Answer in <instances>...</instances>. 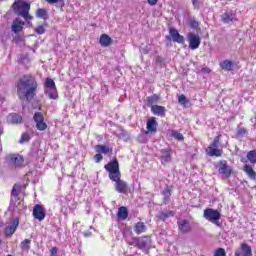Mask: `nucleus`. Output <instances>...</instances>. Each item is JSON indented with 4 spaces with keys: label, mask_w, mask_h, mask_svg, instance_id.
<instances>
[{
    "label": "nucleus",
    "mask_w": 256,
    "mask_h": 256,
    "mask_svg": "<svg viewBox=\"0 0 256 256\" xmlns=\"http://www.w3.org/2000/svg\"><path fill=\"white\" fill-rule=\"evenodd\" d=\"M17 227H19V218H14L11 220L10 225L6 226L4 229V234L6 237H11L17 231Z\"/></svg>",
    "instance_id": "13"
},
{
    "label": "nucleus",
    "mask_w": 256,
    "mask_h": 256,
    "mask_svg": "<svg viewBox=\"0 0 256 256\" xmlns=\"http://www.w3.org/2000/svg\"><path fill=\"white\" fill-rule=\"evenodd\" d=\"M235 17H237V14H235V12L233 11L225 12L222 15V21L223 23H233V21H237Z\"/></svg>",
    "instance_id": "24"
},
{
    "label": "nucleus",
    "mask_w": 256,
    "mask_h": 256,
    "mask_svg": "<svg viewBox=\"0 0 256 256\" xmlns=\"http://www.w3.org/2000/svg\"><path fill=\"white\" fill-rule=\"evenodd\" d=\"M214 256H227V252L225 251V248H218L215 250Z\"/></svg>",
    "instance_id": "41"
},
{
    "label": "nucleus",
    "mask_w": 256,
    "mask_h": 256,
    "mask_svg": "<svg viewBox=\"0 0 256 256\" xmlns=\"http://www.w3.org/2000/svg\"><path fill=\"white\" fill-rule=\"evenodd\" d=\"M6 159L13 167L18 169L25 167V158L21 154H9Z\"/></svg>",
    "instance_id": "8"
},
{
    "label": "nucleus",
    "mask_w": 256,
    "mask_h": 256,
    "mask_svg": "<svg viewBox=\"0 0 256 256\" xmlns=\"http://www.w3.org/2000/svg\"><path fill=\"white\" fill-rule=\"evenodd\" d=\"M19 193H21V185L19 184H14L12 191H11V196L12 197H19Z\"/></svg>",
    "instance_id": "37"
},
{
    "label": "nucleus",
    "mask_w": 256,
    "mask_h": 256,
    "mask_svg": "<svg viewBox=\"0 0 256 256\" xmlns=\"http://www.w3.org/2000/svg\"><path fill=\"white\" fill-rule=\"evenodd\" d=\"M203 217L207 221H210V223L217 225V227H221V224L219 223V219H221V212H219V210H215L213 208H206L204 210Z\"/></svg>",
    "instance_id": "6"
},
{
    "label": "nucleus",
    "mask_w": 256,
    "mask_h": 256,
    "mask_svg": "<svg viewBox=\"0 0 256 256\" xmlns=\"http://www.w3.org/2000/svg\"><path fill=\"white\" fill-rule=\"evenodd\" d=\"M178 229L183 234L191 233L192 228L191 224L189 223V220L178 221Z\"/></svg>",
    "instance_id": "21"
},
{
    "label": "nucleus",
    "mask_w": 256,
    "mask_h": 256,
    "mask_svg": "<svg viewBox=\"0 0 256 256\" xmlns=\"http://www.w3.org/2000/svg\"><path fill=\"white\" fill-rule=\"evenodd\" d=\"M46 3H48L49 5H55L56 3H61V7H65V2H63V0H45Z\"/></svg>",
    "instance_id": "42"
},
{
    "label": "nucleus",
    "mask_w": 256,
    "mask_h": 256,
    "mask_svg": "<svg viewBox=\"0 0 256 256\" xmlns=\"http://www.w3.org/2000/svg\"><path fill=\"white\" fill-rule=\"evenodd\" d=\"M151 113H153V115H157V117H165L167 113V108L161 105H152Z\"/></svg>",
    "instance_id": "20"
},
{
    "label": "nucleus",
    "mask_w": 256,
    "mask_h": 256,
    "mask_svg": "<svg viewBox=\"0 0 256 256\" xmlns=\"http://www.w3.org/2000/svg\"><path fill=\"white\" fill-rule=\"evenodd\" d=\"M104 169L107 171L110 181L115 183V191L122 195H127V193H129V184L121 179L119 160H117V158H113L110 162L104 165Z\"/></svg>",
    "instance_id": "2"
},
{
    "label": "nucleus",
    "mask_w": 256,
    "mask_h": 256,
    "mask_svg": "<svg viewBox=\"0 0 256 256\" xmlns=\"http://www.w3.org/2000/svg\"><path fill=\"white\" fill-rule=\"evenodd\" d=\"M247 159L251 165H256V150H250L247 153Z\"/></svg>",
    "instance_id": "34"
},
{
    "label": "nucleus",
    "mask_w": 256,
    "mask_h": 256,
    "mask_svg": "<svg viewBox=\"0 0 256 256\" xmlns=\"http://www.w3.org/2000/svg\"><path fill=\"white\" fill-rule=\"evenodd\" d=\"M3 135V129L0 126V137Z\"/></svg>",
    "instance_id": "49"
},
{
    "label": "nucleus",
    "mask_w": 256,
    "mask_h": 256,
    "mask_svg": "<svg viewBox=\"0 0 256 256\" xmlns=\"http://www.w3.org/2000/svg\"><path fill=\"white\" fill-rule=\"evenodd\" d=\"M248 131L246 130L245 127H241L240 125L237 126V130H236V137H245V135H247Z\"/></svg>",
    "instance_id": "36"
},
{
    "label": "nucleus",
    "mask_w": 256,
    "mask_h": 256,
    "mask_svg": "<svg viewBox=\"0 0 256 256\" xmlns=\"http://www.w3.org/2000/svg\"><path fill=\"white\" fill-rule=\"evenodd\" d=\"M116 215L118 221H126V219L129 217V210L127 209V207L121 206L118 208Z\"/></svg>",
    "instance_id": "23"
},
{
    "label": "nucleus",
    "mask_w": 256,
    "mask_h": 256,
    "mask_svg": "<svg viewBox=\"0 0 256 256\" xmlns=\"http://www.w3.org/2000/svg\"><path fill=\"white\" fill-rule=\"evenodd\" d=\"M47 27H49V24L47 22H44L43 24L37 26L34 29V32L37 33V35H43L45 34Z\"/></svg>",
    "instance_id": "33"
},
{
    "label": "nucleus",
    "mask_w": 256,
    "mask_h": 256,
    "mask_svg": "<svg viewBox=\"0 0 256 256\" xmlns=\"http://www.w3.org/2000/svg\"><path fill=\"white\" fill-rule=\"evenodd\" d=\"M57 247H52L50 250V256H56L57 255Z\"/></svg>",
    "instance_id": "45"
},
{
    "label": "nucleus",
    "mask_w": 256,
    "mask_h": 256,
    "mask_svg": "<svg viewBox=\"0 0 256 256\" xmlns=\"http://www.w3.org/2000/svg\"><path fill=\"white\" fill-rule=\"evenodd\" d=\"M146 129L150 131V133H157V120L155 117H151L147 120Z\"/></svg>",
    "instance_id": "25"
},
{
    "label": "nucleus",
    "mask_w": 256,
    "mask_h": 256,
    "mask_svg": "<svg viewBox=\"0 0 256 256\" xmlns=\"http://www.w3.org/2000/svg\"><path fill=\"white\" fill-rule=\"evenodd\" d=\"M31 141V135L29 133H23L20 137L19 143L23 145V143H29Z\"/></svg>",
    "instance_id": "39"
},
{
    "label": "nucleus",
    "mask_w": 256,
    "mask_h": 256,
    "mask_svg": "<svg viewBox=\"0 0 256 256\" xmlns=\"http://www.w3.org/2000/svg\"><path fill=\"white\" fill-rule=\"evenodd\" d=\"M178 103L180 105H187V103H189V100L184 94H181L180 96H178Z\"/></svg>",
    "instance_id": "40"
},
{
    "label": "nucleus",
    "mask_w": 256,
    "mask_h": 256,
    "mask_svg": "<svg viewBox=\"0 0 256 256\" xmlns=\"http://www.w3.org/2000/svg\"><path fill=\"white\" fill-rule=\"evenodd\" d=\"M253 256V250L247 243L240 244V250L234 252V256Z\"/></svg>",
    "instance_id": "14"
},
{
    "label": "nucleus",
    "mask_w": 256,
    "mask_h": 256,
    "mask_svg": "<svg viewBox=\"0 0 256 256\" xmlns=\"http://www.w3.org/2000/svg\"><path fill=\"white\" fill-rule=\"evenodd\" d=\"M20 248L22 249V251H29V249H31V240H29V239H24V240L20 243Z\"/></svg>",
    "instance_id": "35"
},
{
    "label": "nucleus",
    "mask_w": 256,
    "mask_h": 256,
    "mask_svg": "<svg viewBox=\"0 0 256 256\" xmlns=\"http://www.w3.org/2000/svg\"><path fill=\"white\" fill-rule=\"evenodd\" d=\"M189 48L192 49V51H195V49H199V46L201 45V37L199 35L190 32L187 35Z\"/></svg>",
    "instance_id": "10"
},
{
    "label": "nucleus",
    "mask_w": 256,
    "mask_h": 256,
    "mask_svg": "<svg viewBox=\"0 0 256 256\" xmlns=\"http://www.w3.org/2000/svg\"><path fill=\"white\" fill-rule=\"evenodd\" d=\"M95 163H101L103 161V154L97 153L94 155Z\"/></svg>",
    "instance_id": "43"
},
{
    "label": "nucleus",
    "mask_w": 256,
    "mask_h": 256,
    "mask_svg": "<svg viewBox=\"0 0 256 256\" xmlns=\"http://www.w3.org/2000/svg\"><path fill=\"white\" fill-rule=\"evenodd\" d=\"M32 215L34 219H37L38 221H43L45 219V207H43L41 204H36L33 208Z\"/></svg>",
    "instance_id": "12"
},
{
    "label": "nucleus",
    "mask_w": 256,
    "mask_h": 256,
    "mask_svg": "<svg viewBox=\"0 0 256 256\" xmlns=\"http://www.w3.org/2000/svg\"><path fill=\"white\" fill-rule=\"evenodd\" d=\"M172 137H174L176 141H185V137L183 136V134L177 130L172 131Z\"/></svg>",
    "instance_id": "38"
},
{
    "label": "nucleus",
    "mask_w": 256,
    "mask_h": 256,
    "mask_svg": "<svg viewBox=\"0 0 256 256\" xmlns=\"http://www.w3.org/2000/svg\"><path fill=\"white\" fill-rule=\"evenodd\" d=\"M146 101L148 106L151 105V107H153V105L161 101V96H159V94H153L151 96H148L146 98Z\"/></svg>",
    "instance_id": "29"
},
{
    "label": "nucleus",
    "mask_w": 256,
    "mask_h": 256,
    "mask_svg": "<svg viewBox=\"0 0 256 256\" xmlns=\"http://www.w3.org/2000/svg\"><path fill=\"white\" fill-rule=\"evenodd\" d=\"M243 171L246 173V175L249 177V179H252V181H256V172L253 170V167L251 165H244Z\"/></svg>",
    "instance_id": "27"
},
{
    "label": "nucleus",
    "mask_w": 256,
    "mask_h": 256,
    "mask_svg": "<svg viewBox=\"0 0 256 256\" xmlns=\"http://www.w3.org/2000/svg\"><path fill=\"white\" fill-rule=\"evenodd\" d=\"M0 1H4V0H0Z\"/></svg>",
    "instance_id": "51"
},
{
    "label": "nucleus",
    "mask_w": 256,
    "mask_h": 256,
    "mask_svg": "<svg viewBox=\"0 0 256 256\" xmlns=\"http://www.w3.org/2000/svg\"><path fill=\"white\" fill-rule=\"evenodd\" d=\"M160 161L162 165H167V163H171L173 161V157L171 156V148H166L160 150Z\"/></svg>",
    "instance_id": "15"
},
{
    "label": "nucleus",
    "mask_w": 256,
    "mask_h": 256,
    "mask_svg": "<svg viewBox=\"0 0 256 256\" xmlns=\"http://www.w3.org/2000/svg\"><path fill=\"white\" fill-rule=\"evenodd\" d=\"M218 165V173H220V175H225L226 178L231 177V173H233V168H231V166H228L226 160H220L218 162Z\"/></svg>",
    "instance_id": "11"
},
{
    "label": "nucleus",
    "mask_w": 256,
    "mask_h": 256,
    "mask_svg": "<svg viewBox=\"0 0 256 256\" xmlns=\"http://www.w3.org/2000/svg\"><path fill=\"white\" fill-rule=\"evenodd\" d=\"M127 244L133 247H137L140 249V251H143L145 255H149L151 251V245H153V240L151 239V236L144 235L140 237H133L132 241L127 242Z\"/></svg>",
    "instance_id": "4"
},
{
    "label": "nucleus",
    "mask_w": 256,
    "mask_h": 256,
    "mask_svg": "<svg viewBox=\"0 0 256 256\" xmlns=\"http://www.w3.org/2000/svg\"><path fill=\"white\" fill-rule=\"evenodd\" d=\"M156 61H157L158 63H161V62L163 61V59L161 58V56H158V57L156 58Z\"/></svg>",
    "instance_id": "48"
},
{
    "label": "nucleus",
    "mask_w": 256,
    "mask_h": 256,
    "mask_svg": "<svg viewBox=\"0 0 256 256\" xmlns=\"http://www.w3.org/2000/svg\"><path fill=\"white\" fill-rule=\"evenodd\" d=\"M148 4L151 5L152 7L157 5V3L159 2V0H147Z\"/></svg>",
    "instance_id": "46"
},
{
    "label": "nucleus",
    "mask_w": 256,
    "mask_h": 256,
    "mask_svg": "<svg viewBox=\"0 0 256 256\" xmlns=\"http://www.w3.org/2000/svg\"><path fill=\"white\" fill-rule=\"evenodd\" d=\"M36 17L38 19H43V21H47L49 19V12L45 8H38L36 10Z\"/></svg>",
    "instance_id": "28"
},
{
    "label": "nucleus",
    "mask_w": 256,
    "mask_h": 256,
    "mask_svg": "<svg viewBox=\"0 0 256 256\" xmlns=\"http://www.w3.org/2000/svg\"><path fill=\"white\" fill-rule=\"evenodd\" d=\"M23 27H25V22L21 20V18H15L12 22V32L13 33H21L23 31Z\"/></svg>",
    "instance_id": "18"
},
{
    "label": "nucleus",
    "mask_w": 256,
    "mask_h": 256,
    "mask_svg": "<svg viewBox=\"0 0 256 256\" xmlns=\"http://www.w3.org/2000/svg\"><path fill=\"white\" fill-rule=\"evenodd\" d=\"M45 93L48 95L49 99H57L59 94L57 93V86L55 85V81L51 78H46L44 83Z\"/></svg>",
    "instance_id": "7"
},
{
    "label": "nucleus",
    "mask_w": 256,
    "mask_h": 256,
    "mask_svg": "<svg viewBox=\"0 0 256 256\" xmlns=\"http://www.w3.org/2000/svg\"><path fill=\"white\" fill-rule=\"evenodd\" d=\"M147 231V226L143 222H137L134 226V233L136 235H141V233H145Z\"/></svg>",
    "instance_id": "30"
},
{
    "label": "nucleus",
    "mask_w": 256,
    "mask_h": 256,
    "mask_svg": "<svg viewBox=\"0 0 256 256\" xmlns=\"http://www.w3.org/2000/svg\"><path fill=\"white\" fill-rule=\"evenodd\" d=\"M33 120L36 123V129L38 131H46L47 123L45 122V116L41 112H35L33 116Z\"/></svg>",
    "instance_id": "9"
},
{
    "label": "nucleus",
    "mask_w": 256,
    "mask_h": 256,
    "mask_svg": "<svg viewBox=\"0 0 256 256\" xmlns=\"http://www.w3.org/2000/svg\"><path fill=\"white\" fill-rule=\"evenodd\" d=\"M192 4H193V7L194 9H196V11H199V0H192Z\"/></svg>",
    "instance_id": "44"
},
{
    "label": "nucleus",
    "mask_w": 256,
    "mask_h": 256,
    "mask_svg": "<svg viewBox=\"0 0 256 256\" xmlns=\"http://www.w3.org/2000/svg\"><path fill=\"white\" fill-rule=\"evenodd\" d=\"M11 9L15 15L18 17H23L27 23H31V21H33V16L29 14L31 11V4L27 3L26 1L16 0L12 4Z\"/></svg>",
    "instance_id": "3"
},
{
    "label": "nucleus",
    "mask_w": 256,
    "mask_h": 256,
    "mask_svg": "<svg viewBox=\"0 0 256 256\" xmlns=\"http://www.w3.org/2000/svg\"><path fill=\"white\" fill-rule=\"evenodd\" d=\"M234 63L230 60H224L221 64L220 67L223 71H233Z\"/></svg>",
    "instance_id": "31"
},
{
    "label": "nucleus",
    "mask_w": 256,
    "mask_h": 256,
    "mask_svg": "<svg viewBox=\"0 0 256 256\" xmlns=\"http://www.w3.org/2000/svg\"><path fill=\"white\" fill-rule=\"evenodd\" d=\"M169 217H175V211L170 210L168 212H161L160 215L158 216V219L160 221H167Z\"/></svg>",
    "instance_id": "32"
},
{
    "label": "nucleus",
    "mask_w": 256,
    "mask_h": 256,
    "mask_svg": "<svg viewBox=\"0 0 256 256\" xmlns=\"http://www.w3.org/2000/svg\"><path fill=\"white\" fill-rule=\"evenodd\" d=\"M96 153H100L101 155H113V148L107 146V145H101L98 144L95 146Z\"/></svg>",
    "instance_id": "19"
},
{
    "label": "nucleus",
    "mask_w": 256,
    "mask_h": 256,
    "mask_svg": "<svg viewBox=\"0 0 256 256\" xmlns=\"http://www.w3.org/2000/svg\"><path fill=\"white\" fill-rule=\"evenodd\" d=\"M211 70H209V68H207V71H205V73H209Z\"/></svg>",
    "instance_id": "50"
},
{
    "label": "nucleus",
    "mask_w": 256,
    "mask_h": 256,
    "mask_svg": "<svg viewBox=\"0 0 256 256\" xmlns=\"http://www.w3.org/2000/svg\"><path fill=\"white\" fill-rule=\"evenodd\" d=\"M99 43L102 47H109L113 43V39L108 34H102Z\"/></svg>",
    "instance_id": "26"
},
{
    "label": "nucleus",
    "mask_w": 256,
    "mask_h": 256,
    "mask_svg": "<svg viewBox=\"0 0 256 256\" xmlns=\"http://www.w3.org/2000/svg\"><path fill=\"white\" fill-rule=\"evenodd\" d=\"M7 123L10 125H21V123H23V116L17 113H10L7 116Z\"/></svg>",
    "instance_id": "17"
},
{
    "label": "nucleus",
    "mask_w": 256,
    "mask_h": 256,
    "mask_svg": "<svg viewBox=\"0 0 256 256\" xmlns=\"http://www.w3.org/2000/svg\"><path fill=\"white\" fill-rule=\"evenodd\" d=\"M173 194V187L172 186H166L164 188V190L162 191V195H163V203L164 205H167V203H169L171 201V195Z\"/></svg>",
    "instance_id": "22"
},
{
    "label": "nucleus",
    "mask_w": 256,
    "mask_h": 256,
    "mask_svg": "<svg viewBox=\"0 0 256 256\" xmlns=\"http://www.w3.org/2000/svg\"><path fill=\"white\" fill-rule=\"evenodd\" d=\"M39 91V82L32 74H24L16 81V93L20 101H33Z\"/></svg>",
    "instance_id": "1"
},
{
    "label": "nucleus",
    "mask_w": 256,
    "mask_h": 256,
    "mask_svg": "<svg viewBox=\"0 0 256 256\" xmlns=\"http://www.w3.org/2000/svg\"><path fill=\"white\" fill-rule=\"evenodd\" d=\"M221 134H218L210 143L208 148L206 149V155L209 157H223V149H219V145L221 144Z\"/></svg>",
    "instance_id": "5"
},
{
    "label": "nucleus",
    "mask_w": 256,
    "mask_h": 256,
    "mask_svg": "<svg viewBox=\"0 0 256 256\" xmlns=\"http://www.w3.org/2000/svg\"><path fill=\"white\" fill-rule=\"evenodd\" d=\"M191 27H193L194 29H197V27H199V22H197V21H192L191 22Z\"/></svg>",
    "instance_id": "47"
},
{
    "label": "nucleus",
    "mask_w": 256,
    "mask_h": 256,
    "mask_svg": "<svg viewBox=\"0 0 256 256\" xmlns=\"http://www.w3.org/2000/svg\"><path fill=\"white\" fill-rule=\"evenodd\" d=\"M169 34L172 37V41H174V43H179L180 45H183V43H185V37L179 34V31H177V29L170 28Z\"/></svg>",
    "instance_id": "16"
}]
</instances>
